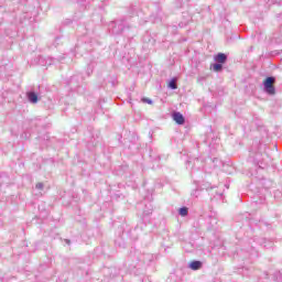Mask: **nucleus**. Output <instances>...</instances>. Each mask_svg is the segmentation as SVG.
Instances as JSON below:
<instances>
[{
	"instance_id": "nucleus-10",
	"label": "nucleus",
	"mask_w": 282,
	"mask_h": 282,
	"mask_svg": "<svg viewBox=\"0 0 282 282\" xmlns=\"http://www.w3.org/2000/svg\"><path fill=\"white\" fill-rule=\"evenodd\" d=\"M44 184L43 183H37L36 185H35V188L37 189V191H43V188H44Z\"/></svg>"
},
{
	"instance_id": "nucleus-13",
	"label": "nucleus",
	"mask_w": 282,
	"mask_h": 282,
	"mask_svg": "<svg viewBox=\"0 0 282 282\" xmlns=\"http://www.w3.org/2000/svg\"><path fill=\"white\" fill-rule=\"evenodd\" d=\"M197 80L198 83H202V80H206V77H198Z\"/></svg>"
},
{
	"instance_id": "nucleus-2",
	"label": "nucleus",
	"mask_w": 282,
	"mask_h": 282,
	"mask_svg": "<svg viewBox=\"0 0 282 282\" xmlns=\"http://www.w3.org/2000/svg\"><path fill=\"white\" fill-rule=\"evenodd\" d=\"M112 34H122L124 32V22H112Z\"/></svg>"
},
{
	"instance_id": "nucleus-3",
	"label": "nucleus",
	"mask_w": 282,
	"mask_h": 282,
	"mask_svg": "<svg viewBox=\"0 0 282 282\" xmlns=\"http://www.w3.org/2000/svg\"><path fill=\"white\" fill-rule=\"evenodd\" d=\"M26 98L29 102H32L33 105H36V102H39V95H36V93L34 91H29L26 94Z\"/></svg>"
},
{
	"instance_id": "nucleus-8",
	"label": "nucleus",
	"mask_w": 282,
	"mask_h": 282,
	"mask_svg": "<svg viewBox=\"0 0 282 282\" xmlns=\"http://www.w3.org/2000/svg\"><path fill=\"white\" fill-rule=\"evenodd\" d=\"M223 67L224 66L221 64H214L213 69L214 72H221Z\"/></svg>"
},
{
	"instance_id": "nucleus-11",
	"label": "nucleus",
	"mask_w": 282,
	"mask_h": 282,
	"mask_svg": "<svg viewBox=\"0 0 282 282\" xmlns=\"http://www.w3.org/2000/svg\"><path fill=\"white\" fill-rule=\"evenodd\" d=\"M142 102H147L148 105H153V100L149 98H142Z\"/></svg>"
},
{
	"instance_id": "nucleus-1",
	"label": "nucleus",
	"mask_w": 282,
	"mask_h": 282,
	"mask_svg": "<svg viewBox=\"0 0 282 282\" xmlns=\"http://www.w3.org/2000/svg\"><path fill=\"white\" fill-rule=\"evenodd\" d=\"M274 83H276V78L274 77H267L263 83L264 91L269 96H274V94H276V89L274 88Z\"/></svg>"
},
{
	"instance_id": "nucleus-12",
	"label": "nucleus",
	"mask_w": 282,
	"mask_h": 282,
	"mask_svg": "<svg viewBox=\"0 0 282 282\" xmlns=\"http://www.w3.org/2000/svg\"><path fill=\"white\" fill-rule=\"evenodd\" d=\"M279 54H281V52H279V51H273V52L271 53L272 56H276V55H279Z\"/></svg>"
},
{
	"instance_id": "nucleus-4",
	"label": "nucleus",
	"mask_w": 282,
	"mask_h": 282,
	"mask_svg": "<svg viewBox=\"0 0 282 282\" xmlns=\"http://www.w3.org/2000/svg\"><path fill=\"white\" fill-rule=\"evenodd\" d=\"M173 120L176 122V124H184L185 122L184 115L181 112H174Z\"/></svg>"
},
{
	"instance_id": "nucleus-9",
	"label": "nucleus",
	"mask_w": 282,
	"mask_h": 282,
	"mask_svg": "<svg viewBox=\"0 0 282 282\" xmlns=\"http://www.w3.org/2000/svg\"><path fill=\"white\" fill-rule=\"evenodd\" d=\"M169 87H170V89H177V84L175 83V79H172L169 83Z\"/></svg>"
},
{
	"instance_id": "nucleus-7",
	"label": "nucleus",
	"mask_w": 282,
	"mask_h": 282,
	"mask_svg": "<svg viewBox=\"0 0 282 282\" xmlns=\"http://www.w3.org/2000/svg\"><path fill=\"white\" fill-rule=\"evenodd\" d=\"M178 215H181V217H186L188 215V207L180 208Z\"/></svg>"
},
{
	"instance_id": "nucleus-6",
	"label": "nucleus",
	"mask_w": 282,
	"mask_h": 282,
	"mask_svg": "<svg viewBox=\"0 0 282 282\" xmlns=\"http://www.w3.org/2000/svg\"><path fill=\"white\" fill-rule=\"evenodd\" d=\"M191 270H200L202 261L194 260L189 263Z\"/></svg>"
},
{
	"instance_id": "nucleus-5",
	"label": "nucleus",
	"mask_w": 282,
	"mask_h": 282,
	"mask_svg": "<svg viewBox=\"0 0 282 282\" xmlns=\"http://www.w3.org/2000/svg\"><path fill=\"white\" fill-rule=\"evenodd\" d=\"M215 61L216 63H226V61H228V56L224 53H218L216 56H215Z\"/></svg>"
}]
</instances>
